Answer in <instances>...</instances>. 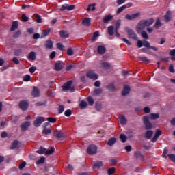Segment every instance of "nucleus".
<instances>
[{"label":"nucleus","mask_w":175,"mask_h":175,"mask_svg":"<svg viewBox=\"0 0 175 175\" xmlns=\"http://www.w3.org/2000/svg\"><path fill=\"white\" fill-rule=\"evenodd\" d=\"M125 31L128 35V38L129 39H133V40H137V35L135 32V31L132 30V29H129L126 27L125 29Z\"/></svg>","instance_id":"nucleus-1"},{"label":"nucleus","mask_w":175,"mask_h":175,"mask_svg":"<svg viewBox=\"0 0 175 175\" xmlns=\"http://www.w3.org/2000/svg\"><path fill=\"white\" fill-rule=\"evenodd\" d=\"M72 81H68L67 83H64L62 86L63 91H70V92H75V88H72Z\"/></svg>","instance_id":"nucleus-2"},{"label":"nucleus","mask_w":175,"mask_h":175,"mask_svg":"<svg viewBox=\"0 0 175 175\" xmlns=\"http://www.w3.org/2000/svg\"><path fill=\"white\" fill-rule=\"evenodd\" d=\"M87 152L89 155H95L98 152V147L96 145H90L87 149Z\"/></svg>","instance_id":"nucleus-3"},{"label":"nucleus","mask_w":175,"mask_h":175,"mask_svg":"<svg viewBox=\"0 0 175 175\" xmlns=\"http://www.w3.org/2000/svg\"><path fill=\"white\" fill-rule=\"evenodd\" d=\"M53 136H55L56 139H59V140H64V139L66 137V134H64L62 131L56 130L53 132Z\"/></svg>","instance_id":"nucleus-4"},{"label":"nucleus","mask_w":175,"mask_h":175,"mask_svg":"<svg viewBox=\"0 0 175 175\" xmlns=\"http://www.w3.org/2000/svg\"><path fill=\"white\" fill-rule=\"evenodd\" d=\"M143 122H144V124L145 125L146 129L147 130L152 129V124L151 123V122H150V119H148V116H144L143 117Z\"/></svg>","instance_id":"nucleus-5"},{"label":"nucleus","mask_w":175,"mask_h":175,"mask_svg":"<svg viewBox=\"0 0 175 175\" xmlns=\"http://www.w3.org/2000/svg\"><path fill=\"white\" fill-rule=\"evenodd\" d=\"M140 16H142V14L140 12H136L135 14H126L125 16V18L126 20H129V21H132V20H135L136 18H139L140 17Z\"/></svg>","instance_id":"nucleus-6"},{"label":"nucleus","mask_w":175,"mask_h":175,"mask_svg":"<svg viewBox=\"0 0 175 175\" xmlns=\"http://www.w3.org/2000/svg\"><path fill=\"white\" fill-rule=\"evenodd\" d=\"M87 77H89V79H92L93 80H98L99 78V75L98 74L95 73V71L90 70L87 72Z\"/></svg>","instance_id":"nucleus-7"},{"label":"nucleus","mask_w":175,"mask_h":175,"mask_svg":"<svg viewBox=\"0 0 175 175\" xmlns=\"http://www.w3.org/2000/svg\"><path fill=\"white\" fill-rule=\"evenodd\" d=\"M75 8V5L64 4L62 5L59 10H61L62 12H65V10H68V12H70V10H73Z\"/></svg>","instance_id":"nucleus-8"},{"label":"nucleus","mask_w":175,"mask_h":175,"mask_svg":"<svg viewBox=\"0 0 175 175\" xmlns=\"http://www.w3.org/2000/svg\"><path fill=\"white\" fill-rule=\"evenodd\" d=\"M64 66L65 64L63 62H57L55 64V70L59 72V70H62V69H64Z\"/></svg>","instance_id":"nucleus-9"},{"label":"nucleus","mask_w":175,"mask_h":175,"mask_svg":"<svg viewBox=\"0 0 175 175\" xmlns=\"http://www.w3.org/2000/svg\"><path fill=\"white\" fill-rule=\"evenodd\" d=\"M146 29V25H144L143 21H141L137 25L136 27L137 32L139 33L143 31V29Z\"/></svg>","instance_id":"nucleus-10"},{"label":"nucleus","mask_w":175,"mask_h":175,"mask_svg":"<svg viewBox=\"0 0 175 175\" xmlns=\"http://www.w3.org/2000/svg\"><path fill=\"white\" fill-rule=\"evenodd\" d=\"M42 122H44V117H38L34 121V126H40L42 125Z\"/></svg>","instance_id":"nucleus-11"},{"label":"nucleus","mask_w":175,"mask_h":175,"mask_svg":"<svg viewBox=\"0 0 175 175\" xmlns=\"http://www.w3.org/2000/svg\"><path fill=\"white\" fill-rule=\"evenodd\" d=\"M20 147H21V142L15 140L13 142L11 148L12 150H17L18 148H20Z\"/></svg>","instance_id":"nucleus-12"},{"label":"nucleus","mask_w":175,"mask_h":175,"mask_svg":"<svg viewBox=\"0 0 175 175\" xmlns=\"http://www.w3.org/2000/svg\"><path fill=\"white\" fill-rule=\"evenodd\" d=\"M144 47H146V49H152V50H154V51H158V48L150 46V42L147 40L144 41Z\"/></svg>","instance_id":"nucleus-13"},{"label":"nucleus","mask_w":175,"mask_h":175,"mask_svg":"<svg viewBox=\"0 0 175 175\" xmlns=\"http://www.w3.org/2000/svg\"><path fill=\"white\" fill-rule=\"evenodd\" d=\"M59 36L62 39H67V38H69V33L65 30H62L59 31Z\"/></svg>","instance_id":"nucleus-14"},{"label":"nucleus","mask_w":175,"mask_h":175,"mask_svg":"<svg viewBox=\"0 0 175 175\" xmlns=\"http://www.w3.org/2000/svg\"><path fill=\"white\" fill-rule=\"evenodd\" d=\"M145 27H150V25H152L154 24V18L147 19V20H142Z\"/></svg>","instance_id":"nucleus-15"},{"label":"nucleus","mask_w":175,"mask_h":175,"mask_svg":"<svg viewBox=\"0 0 175 175\" xmlns=\"http://www.w3.org/2000/svg\"><path fill=\"white\" fill-rule=\"evenodd\" d=\"M164 20L166 23H169L172 20V12L167 11L164 16Z\"/></svg>","instance_id":"nucleus-16"},{"label":"nucleus","mask_w":175,"mask_h":175,"mask_svg":"<svg viewBox=\"0 0 175 175\" xmlns=\"http://www.w3.org/2000/svg\"><path fill=\"white\" fill-rule=\"evenodd\" d=\"M119 121L122 125H126V124L128 122L126 118H125V116L124 115L119 116Z\"/></svg>","instance_id":"nucleus-17"},{"label":"nucleus","mask_w":175,"mask_h":175,"mask_svg":"<svg viewBox=\"0 0 175 175\" xmlns=\"http://www.w3.org/2000/svg\"><path fill=\"white\" fill-rule=\"evenodd\" d=\"M134 157H135L137 159H139V161H144V156L139 151L135 152Z\"/></svg>","instance_id":"nucleus-18"},{"label":"nucleus","mask_w":175,"mask_h":175,"mask_svg":"<svg viewBox=\"0 0 175 175\" xmlns=\"http://www.w3.org/2000/svg\"><path fill=\"white\" fill-rule=\"evenodd\" d=\"M19 106H20V108L22 109V110H27V109H28V103H27L26 101H21L20 103H19Z\"/></svg>","instance_id":"nucleus-19"},{"label":"nucleus","mask_w":175,"mask_h":175,"mask_svg":"<svg viewBox=\"0 0 175 175\" xmlns=\"http://www.w3.org/2000/svg\"><path fill=\"white\" fill-rule=\"evenodd\" d=\"M102 166H103V163L102 161H97L94 163L93 169H94V170H98V169H100Z\"/></svg>","instance_id":"nucleus-20"},{"label":"nucleus","mask_w":175,"mask_h":175,"mask_svg":"<svg viewBox=\"0 0 175 175\" xmlns=\"http://www.w3.org/2000/svg\"><path fill=\"white\" fill-rule=\"evenodd\" d=\"M31 95L33 96V98H38L40 95L39 89H38L36 87H34L33 88Z\"/></svg>","instance_id":"nucleus-21"},{"label":"nucleus","mask_w":175,"mask_h":175,"mask_svg":"<svg viewBox=\"0 0 175 175\" xmlns=\"http://www.w3.org/2000/svg\"><path fill=\"white\" fill-rule=\"evenodd\" d=\"M153 27L156 29H159V28H161V27H162V22H161V19L157 18Z\"/></svg>","instance_id":"nucleus-22"},{"label":"nucleus","mask_w":175,"mask_h":175,"mask_svg":"<svg viewBox=\"0 0 175 175\" xmlns=\"http://www.w3.org/2000/svg\"><path fill=\"white\" fill-rule=\"evenodd\" d=\"M83 25L85 27H90L91 25V18H85L82 21Z\"/></svg>","instance_id":"nucleus-23"},{"label":"nucleus","mask_w":175,"mask_h":175,"mask_svg":"<svg viewBox=\"0 0 175 175\" xmlns=\"http://www.w3.org/2000/svg\"><path fill=\"white\" fill-rule=\"evenodd\" d=\"M130 91H131V88H129V86L128 85L124 86L122 93V96H126V95H128Z\"/></svg>","instance_id":"nucleus-24"},{"label":"nucleus","mask_w":175,"mask_h":175,"mask_svg":"<svg viewBox=\"0 0 175 175\" xmlns=\"http://www.w3.org/2000/svg\"><path fill=\"white\" fill-rule=\"evenodd\" d=\"M29 125H31V123H29V122H26L25 123H23L21 125V131H23V132L27 131V128H28Z\"/></svg>","instance_id":"nucleus-25"},{"label":"nucleus","mask_w":175,"mask_h":175,"mask_svg":"<svg viewBox=\"0 0 175 175\" xmlns=\"http://www.w3.org/2000/svg\"><path fill=\"white\" fill-rule=\"evenodd\" d=\"M148 117V120H158L159 118V113H150Z\"/></svg>","instance_id":"nucleus-26"},{"label":"nucleus","mask_w":175,"mask_h":175,"mask_svg":"<svg viewBox=\"0 0 175 175\" xmlns=\"http://www.w3.org/2000/svg\"><path fill=\"white\" fill-rule=\"evenodd\" d=\"M45 47L46 49H49V50H51V49H53V41H51V40H48L45 42Z\"/></svg>","instance_id":"nucleus-27"},{"label":"nucleus","mask_w":175,"mask_h":175,"mask_svg":"<svg viewBox=\"0 0 175 175\" xmlns=\"http://www.w3.org/2000/svg\"><path fill=\"white\" fill-rule=\"evenodd\" d=\"M28 58L31 61H35V59H36V53L33 51L30 52V53L28 55Z\"/></svg>","instance_id":"nucleus-28"},{"label":"nucleus","mask_w":175,"mask_h":175,"mask_svg":"<svg viewBox=\"0 0 175 175\" xmlns=\"http://www.w3.org/2000/svg\"><path fill=\"white\" fill-rule=\"evenodd\" d=\"M112 18H113V16L109 14V15L105 16L103 19V21L105 24H107V23H109V21H110V20H111Z\"/></svg>","instance_id":"nucleus-29"},{"label":"nucleus","mask_w":175,"mask_h":175,"mask_svg":"<svg viewBox=\"0 0 175 175\" xmlns=\"http://www.w3.org/2000/svg\"><path fill=\"white\" fill-rule=\"evenodd\" d=\"M108 33L110 36L114 35V26H109L107 28Z\"/></svg>","instance_id":"nucleus-30"},{"label":"nucleus","mask_w":175,"mask_h":175,"mask_svg":"<svg viewBox=\"0 0 175 175\" xmlns=\"http://www.w3.org/2000/svg\"><path fill=\"white\" fill-rule=\"evenodd\" d=\"M100 65L101 68L105 69L106 70L110 69V64H109L108 62H103L100 64Z\"/></svg>","instance_id":"nucleus-31"},{"label":"nucleus","mask_w":175,"mask_h":175,"mask_svg":"<svg viewBox=\"0 0 175 175\" xmlns=\"http://www.w3.org/2000/svg\"><path fill=\"white\" fill-rule=\"evenodd\" d=\"M98 54H105L106 53V48L103 46H99L98 47Z\"/></svg>","instance_id":"nucleus-32"},{"label":"nucleus","mask_w":175,"mask_h":175,"mask_svg":"<svg viewBox=\"0 0 175 175\" xmlns=\"http://www.w3.org/2000/svg\"><path fill=\"white\" fill-rule=\"evenodd\" d=\"M138 60L139 61H143L145 64H149L150 63V59L147 57H138Z\"/></svg>","instance_id":"nucleus-33"},{"label":"nucleus","mask_w":175,"mask_h":175,"mask_svg":"<svg viewBox=\"0 0 175 175\" xmlns=\"http://www.w3.org/2000/svg\"><path fill=\"white\" fill-rule=\"evenodd\" d=\"M153 133H154V131L149 130V131H146V133L145 134V137H146V139H151Z\"/></svg>","instance_id":"nucleus-34"},{"label":"nucleus","mask_w":175,"mask_h":175,"mask_svg":"<svg viewBox=\"0 0 175 175\" xmlns=\"http://www.w3.org/2000/svg\"><path fill=\"white\" fill-rule=\"evenodd\" d=\"M17 28H18V23H17V21H14L12 23V26L11 27V31H16V29H17Z\"/></svg>","instance_id":"nucleus-35"},{"label":"nucleus","mask_w":175,"mask_h":175,"mask_svg":"<svg viewBox=\"0 0 175 175\" xmlns=\"http://www.w3.org/2000/svg\"><path fill=\"white\" fill-rule=\"evenodd\" d=\"M102 94V89H95L93 92L94 96H98Z\"/></svg>","instance_id":"nucleus-36"},{"label":"nucleus","mask_w":175,"mask_h":175,"mask_svg":"<svg viewBox=\"0 0 175 175\" xmlns=\"http://www.w3.org/2000/svg\"><path fill=\"white\" fill-rule=\"evenodd\" d=\"M116 141H117V139L116 138H114V137L111 138L109 139L107 144H108V146H113Z\"/></svg>","instance_id":"nucleus-37"},{"label":"nucleus","mask_w":175,"mask_h":175,"mask_svg":"<svg viewBox=\"0 0 175 175\" xmlns=\"http://www.w3.org/2000/svg\"><path fill=\"white\" fill-rule=\"evenodd\" d=\"M51 31V29H50L44 30L42 32V34L41 36V38H46V36H47L49 35V33H50Z\"/></svg>","instance_id":"nucleus-38"},{"label":"nucleus","mask_w":175,"mask_h":175,"mask_svg":"<svg viewBox=\"0 0 175 175\" xmlns=\"http://www.w3.org/2000/svg\"><path fill=\"white\" fill-rule=\"evenodd\" d=\"M120 27H121V20L119 19L116 23L115 31H118V29H120Z\"/></svg>","instance_id":"nucleus-39"},{"label":"nucleus","mask_w":175,"mask_h":175,"mask_svg":"<svg viewBox=\"0 0 175 175\" xmlns=\"http://www.w3.org/2000/svg\"><path fill=\"white\" fill-rule=\"evenodd\" d=\"M37 154H40V155H42L46 152V148L43 147H40L38 150L36 151Z\"/></svg>","instance_id":"nucleus-40"},{"label":"nucleus","mask_w":175,"mask_h":175,"mask_svg":"<svg viewBox=\"0 0 175 175\" xmlns=\"http://www.w3.org/2000/svg\"><path fill=\"white\" fill-rule=\"evenodd\" d=\"M170 55L172 57V61H175V49H172L170 51Z\"/></svg>","instance_id":"nucleus-41"},{"label":"nucleus","mask_w":175,"mask_h":175,"mask_svg":"<svg viewBox=\"0 0 175 175\" xmlns=\"http://www.w3.org/2000/svg\"><path fill=\"white\" fill-rule=\"evenodd\" d=\"M34 17L37 23H42V16H40L38 14H34Z\"/></svg>","instance_id":"nucleus-42"},{"label":"nucleus","mask_w":175,"mask_h":175,"mask_svg":"<svg viewBox=\"0 0 175 175\" xmlns=\"http://www.w3.org/2000/svg\"><path fill=\"white\" fill-rule=\"evenodd\" d=\"M98 36H99V31L94 32V35L92 38V41L95 42V40H96V38H98Z\"/></svg>","instance_id":"nucleus-43"},{"label":"nucleus","mask_w":175,"mask_h":175,"mask_svg":"<svg viewBox=\"0 0 175 175\" xmlns=\"http://www.w3.org/2000/svg\"><path fill=\"white\" fill-rule=\"evenodd\" d=\"M141 36L143 38V39H146V40L148 39V34L147 33V32L146 31H143L141 33Z\"/></svg>","instance_id":"nucleus-44"},{"label":"nucleus","mask_w":175,"mask_h":175,"mask_svg":"<svg viewBox=\"0 0 175 175\" xmlns=\"http://www.w3.org/2000/svg\"><path fill=\"white\" fill-rule=\"evenodd\" d=\"M79 106L81 109H84L88 106V104L85 101H81V103L79 104Z\"/></svg>","instance_id":"nucleus-45"},{"label":"nucleus","mask_w":175,"mask_h":175,"mask_svg":"<svg viewBox=\"0 0 175 175\" xmlns=\"http://www.w3.org/2000/svg\"><path fill=\"white\" fill-rule=\"evenodd\" d=\"M42 133H44L45 135H49V133H51V129H47V128H44V129L42 131Z\"/></svg>","instance_id":"nucleus-46"},{"label":"nucleus","mask_w":175,"mask_h":175,"mask_svg":"<svg viewBox=\"0 0 175 175\" xmlns=\"http://www.w3.org/2000/svg\"><path fill=\"white\" fill-rule=\"evenodd\" d=\"M55 150L54 148H52L49 150H46L45 152L46 155H51V154H53Z\"/></svg>","instance_id":"nucleus-47"},{"label":"nucleus","mask_w":175,"mask_h":175,"mask_svg":"<svg viewBox=\"0 0 175 175\" xmlns=\"http://www.w3.org/2000/svg\"><path fill=\"white\" fill-rule=\"evenodd\" d=\"M108 90L109 91H115L116 90V86H114V84L111 83L107 86Z\"/></svg>","instance_id":"nucleus-48"},{"label":"nucleus","mask_w":175,"mask_h":175,"mask_svg":"<svg viewBox=\"0 0 175 175\" xmlns=\"http://www.w3.org/2000/svg\"><path fill=\"white\" fill-rule=\"evenodd\" d=\"M64 116H66V117H70V116H72V110L70 109H68L64 112Z\"/></svg>","instance_id":"nucleus-49"},{"label":"nucleus","mask_w":175,"mask_h":175,"mask_svg":"<svg viewBox=\"0 0 175 175\" xmlns=\"http://www.w3.org/2000/svg\"><path fill=\"white\" fill-rule=\"evenodd\" d=\"M91 10L94 11L95 10V4L89 5L88 8V11L91 12Z\"/></svg>","instance_id":"nucleus-50"},{"label":"nucleus","mask_w":175,"mask_h":175,"mask_svg":"<svg viewBox=\"0 0 175 175\" xmlns=\"http://www.w3.org/2000/svg\"><path fill=\"white\" fill-rule=\"evenodd\" d=\"M120 138L122 140V143H125L126 142V136L124 134H121L120 135Z\"/></svg>","instance_id":"nucleus-51"},{"label":"nucleus","mask_w":175,"mask_h":175,"mask_svg":"<svg viewBox=\"0 0 175 175\" xmlns=\"http://www.w3.org/2000/svg\"><path fill=\"white\" fill-rule=\"evenodd\" d=\"M44 161H46V159L43 157H42L38 161L37 165H40V163H44Z\"/></svg>","instance_id":"nucleus-52"},{"label":"nucleus","mask_w":175,"mask_h":175,"mask_svg":"<svg viewBox=\"0 0 175 175\" xmlns=\"http://www.w3.org/2000/svg\"><path fill=\"white\" fill-rule=\"evenodd\" d=\"M58 110H59V114H61L62 113H64L65 110V107H64V105H59Z\"/></svg>","instance_id":"nucleus-53"},{"label":"nucleus","mask_w":175,"mask_h":175,"mask_svg":"<svg viewBox=\"0 0 175 175\" xmlns=\"http://www.w3.org/2000/svg\"><path fill=\"white\" fill-rule=\"evenodd\" d=\"M144 111L146 114H150L151 113V109H150L148 107H145L144 108Z\"/></svg>","instance_id":"nucleus-54"},{"label":"nucleus","mask_w":175,"mask_h":175,"mask_svg":"<svg viewBox=\"0 0 175 175\" xmlns=\"http://www.w3.org/2000/svg\"><path fill=\"white\" fill-rule=\"evenodd\" d=\"M168 158L170 161L175 163V154H168Z\"/></svg>","instance_id":"nucleus-55"},{"label":"nucleus","mask_w":175,"mask_h":175,"mask_svg":"<svg viewBox=\"0 0 175 175\" xmlns=\"http://www.w3.org/2000/svg\"><path fill=\"white\" fill-rule=\"evenodd\" d=\"M114 172H116V168H114V167L109 168L108 170V174L111 175L114 173Z\"/></svg>","instance_id":"nucleus-56"},{"label":"nucleus","mask_w":175,"mask_h":175,"mask_svg":"<svg viewBox=\"0 0 175 175\" xmlns=\"http://www.w3.org/2000/svg\"><path fill=\"white\" fill-rule=\"evenodd\" d=\"M88 101L89 105H90V106H92V105H94V98H92V97H88Z\"/></svg>","instance_id":"nucleus-57"},{"label":"nucleus","mask_w":175,"mask_h":175,"mask_svg":"<svg viewBox=\"0 0 175 175\" xmlns=\"http://www.w3.org/2000/svg\"><path fill=\"white\" fill-rule=\"evenodd\" d=\"M23 80H24V81H29V80H31V75H27L24 76Z\"/></svg>","instance_id":"nucleus-58"},{"label":"nucleus","mask_w":175,"mask_h":175,"mask_svg":"<svg viewBox=\"0 0 175 175\" xmlns=\"http://www.w3.org/2000/svg\"><path fill=\"white\" fill-rule=\"evenodd\" d=\"M126 9L124 5H122V7L119 8L117 11V14H120L121 12H124V10Z\"/></svg>","instance_id":"nucleus-59"},{"label":"nucleus","mask_w":175,"mask_h":175,"mask_svg":"<svg viewBox=\"0 0 175 175\" xmlns=\"http://www.w3.org/2000/svg\"><path fill=\"white\" fill-rule=\"evenodd\" d=\"M20 35H21V31H17L13 36V38H19Z\"/></svg>","instance_id":"nucleus-60"},{"label":"nucleus","mask_w":175,"mask_h":175,"mask_svg":"<svg viewBox=\"0 0 175 175\" xmlns=\"http://www.w3.org/2000/svg\"><path fill=\"white\" fill-rule=\"evenodd\" d=\"M57 47L59 49V50H64V49H65V46H64V45H62L61 43H57Z\"/></svg>","instance_id":"nucleus-61"},{"label":"nucleus","mask_w":175,"mask_h":175,"mask_svg":"<svg viewBox=\"0 0 175 175\" xmlns=\"http://www.w3.org/2000/svg\"><path fill=\"white\" fill-rule=\"evenodd\" d=\"M68 55H73V49L71 48L67 49Z\"/></svg>","instance_id":"nucleus-62"},{"label":"nucleus","mask_w":175,"mask_h":175,"mask_svg":"<svg viewBox=\"0 0 175 175\" xmlns=\"http://www.w3.org/2000/svg\"><path fill=\"white\" fill-rule=\"evenodd\" d=\"M48 121L49 122H52L54 123L57 121V119L54 118H48Z\"/></svg>","instance_id":"nucleus-63"},{"label":"nucleus","mask_w":175,"mask_h":175,"mask_svg":"<svg viewBox=\"0 0 175 175\" xmlns=\"http://www.w3.org/2000/svg\"><path fill=\"white\" fill-rule=\"evenodd\" d=\"M111 165H117V159H111L110 160Z\"/></svg>","instance_id":"nucleus-64"}]
</instances>
